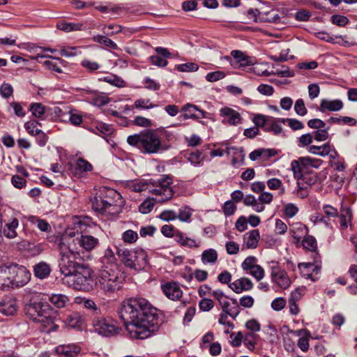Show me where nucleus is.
Masks as SVG:
<instances>
[{"label": "nucleus", "mask_w": 357, "mask_h": 357, "mask_svg": "<svg viewBox=\"0 0 357 357\" xmlns=\"http://www.w3.org/2000/svg\"><path fill=\"white\" fill-rule=\"evenodd\" d=\"M117 312L132 338H148L158 328L157 310L144 298L123 301Z\"/></svg>", "instance_id": "nucleus-1"}, {"label": "nucleus", "mask_w": 357, "mask_h": 357, "mask_svg": "<svg viewBox=\"0 0 357 357\" xmlns=\"http://www.w3.org/2000/svg\"><path fill=\"white\" fill-rule=\"evenodd\" d=\"M172 183V178L170 176H162L161 178L155 181H150L149 182L139 181L135 182L131 185V188L135 192L148 190L151 194L155 195V199L156 202L164 203L170 200L174 195V191L171 185Z\"/></svg>", "instance_id": "nucleus-2"}, {"label": "nucleus", "mask_w": 357, "mask_h": 357, "mask_svg": "<svg viewBox=\"0 0 357 357\" xmlns=\"http://www.w3.org/2000/svg\"><path fill=\"white\" fill-rule=\"evenodd\" d=\"M26 314L43 327L42 331L50 333L56 331L59 326L55 324L57 312L47 302L33 301L26 306Z\"/></svg>", "instance_id": "nucleus-3"}, {"label": "nucleus", "mask_w": 357, "mask_h": 357, "mask_svg": "<svg viewBox=\"0 0 357 357\" xmlns=\"http://www.w3.org/2000/svg\"><path fill=\"white\" fill-rule=\"evenodd\" d=\"M126 275L119 268L100 269L96 285L105 295L111 296L122 289Z\"/></svg>", "instance_id": "nucleus-4"}, {"label": "nucleus", "mask_w": 357, "mask_h": 357, "mask_svg": "<svg viewBox=\"0 0 357 357\" xmlns=\"http://www.w3.org/2000/svg\"><path fill=\"white\" fill-rule=\"evenodd\" d=\"M128 143L138 148L142 153L153 154L158 153L162 147L161 139L153 130H146L139 134L130 135Z\"/></svg>", "instance_id": "nucleus-5"}, {"label": "nucleus", "mask_w": 357, "mask_h": 357, "mask_svg": "<svg viewBox=\"0 0 357 357\" xmlns=\"http://www.w3.org/2000/svg\"><path fill=\"white\" fill-rule=\"evenodd\" d=\"M60 258L59 260V267L60 272L65 277L68 278L72 275L79 267L83 266L77 259H81L79 252L68 248L63 244H60Z\"/></svg>", "instance_id": "nucleus-6"}, {"label": "nucleus", "mask_w": 357, "mask_h": 357, "mask_svg": "<svg viewBox=\"0 0 357 357\" xmlns=\"http://www.w3.org/2000/svg\"><path fill=\"white\" fill-rule=\"evenodd\" d=\"M116 253L126 267L134 270L144 268L147 263V255L142 249L129 250L126 248H117Z\"/></svg>", "instance_id": "nucleus-7"}, {"label": "nucleus", "mask_w": 357, "mask_h": 357, "mask_svg": "<svg viewBox=\"0 0 357 357\" xmlns=\"http://www.w3.org/2000/svg\"><path fill=\"white\" fill-rule=\"evenodd\" d=\"M91 270L84 264L68 277V282H72L70 285L75 289L88 291L91 287Z\"/></svg>", "instance_id": "nucleus-8"}, {"label": "nucleus", "mask_w": 357, "mask_h": 357, "mask_svg": "<svg viewBox=\"0 0 357 357\" xmlns=\"http://www.w3.org/2000/svg\"><path fill=\"white\" fill-rule=\"evenodd\" d=\"M321 165V160L307 156L301 157L298 160H293L291 164V167L294 172V177L298 180L299 178H304L306 176H303L302 174L304 168L312 167L317 169Z\"/></svg>", "instance_id": "nucleus-9"}, {"label": "nucleus", "mask_w": 357, "mask_h": 357, "mask_svg": "<svg viewBox=\"0 0 357 357\" xmlns=\"http://www.w3.org/2000/svg\"><path fill=\"white\" fill-rule=\"evenodd\" d=\"M222 59L229 62L235 68H244L256 63L255 57L248 56L240 50H233L231 52V56H225Z\"/></svg>", "instance_id": "nucleus-10"}, {"label": "nucleus", "mask_w": 357, "mask_h": 357, "mask_svg": "<svg viewBox=\"0 0 357 357\" xmlns=\"http://www.w3.org/2000/svg\"><path fill=\"white\" fill-rule=\"evenodd\" d=\"M11 288L21 287L26 284L31 279L30 272L23 266L10 265Z\"/></svg>", "instance_id": "nucleus-11"}, {"label": "nucleus", "mask_w": 357, "mask_h": 357, "mask_svg": "<svg viewBox=\"0 0 357 357\" xmlns=\"http://www.w3.org/2000/svg\"><path fill=\"white\" fill-rule=\"evenodd\" d=\"M92 326L98 334L103 336L113 335L117 333L118 331V328L112 321L103 318L102 314L93 318Z\"/></svg>", "instance_id": "nucleus-12"}, {"label": "nucleus", "mask_w": 357, "mask_h": 357, "mask_svg": "<svg viewBox=\"0 0 357 357\" xmlns=\"http://www.w3.org/2000/svg\"><path fill=\"white\" fill-rule=\"evenodd\" d=\"M102 197L107 201V207H109V214L114 215L119 213L120 209V203L121 196L120 193L112 188H104L100 190Z\"/></svg>", "instance_id": "nucleus-13"}, {"label": "nucleus", "mask_w": 357, "mask_h": 357, "mask_svg": "<svg viewBox=\"0 0 357 357\" xmlns=\"http://www.w3.org/2000/svg\"><path fill=\"white\" fill-rule=\"evenodd\" d=\"M313 257L314 259V263H302L299 264L298 268L301 275L307 278L310 279L312 281L315 280L314 274L317 275L321 269V261L320 257L318 253L313 252Z\"/></svg>", "instance_id": "nucleus-14"}, {"label": "nucleus", "mask_w": 357, "mask_h": 357, "mask_svg": "<svg viewBox=\"0 0 357 357\" xmlns=\"http://www.w3.org/2000/svg\"><path fill=\"white\" fill-rule=\"evenodd\" d=\"M220 116L223 118L222 123L229 126H236L242 123L240 113L234 109L225 107L220 109Z\"/></svg>", "instance_id": "nucleus-15"}, {"label": "nucleus", "mask_w": 357, "mask_h": 357, "mask_svg": "<svg viewBox=\"0 0 357 357\" xmlns=\"http://www.w3.org/2000/svg\"><path fill=\"white\" fill-rule=\"evenodd\" d=\"M271 280L280 288L287 289L291 284V280L284 270L278 266L271 267Z\"/></svg>", "instance_id": "nucleus-16"}, {"label": "nucleus", "mask_w": 357, "mask_h": 357, "mask_svg": "<svg viewBox=\"0 0 357 357\" xmlns=\"http://www.w3.org/2000/svg\"><path fill=\"white\" fill-rule=\"evenodd\" d=\"M181 112H183L181 117L183 119H194L198 120L200 119L207 118L208 113L199 109L195 105L187 103L181 108Z\"/></svg>", "instance_id": "nucleus-17"}, {"label": "nucleus", "mask_w": 357, "mask_h": 357, "mask_svg": "<svg viewBox=\"0 0 357 357\" xmlns=\"http://www.w3.org/2000/svg\"><path fill=\"white\" fill-rule=\"evenodd\" d=\"M309 152L316 154L322 157L329 155L330 158L335 159L337 157L338 153L335 151L333 146L331 145L328 142L321 146L312 145L308 149Z\"/></svg>", "instance_id": "nucleus-18"}, {"label": "nucleus", "mask_w": 357, "mask_h": 357, "mask_svg": "<svg viewBox=\"0 0 357 357\" xmlns=\"http://www.w3.org/2000/svg\"><path fill=\"white\" fill-rule=\"evenodd\" d=\"M79 246L86 252H91L99 245L98 238L87 234H82L77 238Z\"/></svg>", "instance_id": "nucleus-19"}, {"label": "nucleus", "mask_w": 357, "mask_h": 357, "mask_svg": "<svg viewBox=\"0 0 357 357\" xmlns=\"http://www.w3.org/2000/svg\"><path fill=\"white\" fill-rule=\"evenodd\" d=\"M100 269L119 268L116 263V258L114 252L110 248L105 250L103 256L100 258Z\"/></svg>", "instance_id": "nucleus-20"}, {"label": "nucleus", "mask_w": 357, "mask_h": 357, "mask_svg": "<svg viewBox=\"0 0 357 357\" xmlns=\"http://www.w3.org/2000/svg\"><path fill=\"white\" fill-rule=\"evenodd\" d=\"M162 289L165 296L172 301L179 299L183 294V291L178 284L174 282H167L162 285Z\"/></svg>", "instance_id": "nucleus-21"}, {"label": "nucleus", "mask_w": 357, "mask_h": 357, "mask_svg": "<svg viewBox=\"0 0 357 357\" xmlns=\"http://www.w3.org/2000/svg\"><path fill=\"white\" fill-rule=\"evenodd\" d=\"M229 287L236 294H240L243 291H250L253 287V283L248 278H241L230 283Z\"/></svg>", "instance_id": "nucleus-22"}, {"label": "nucleus", "mask_w": 357, "mask_h": 357, "mask_svg": "<svg viewBox=\"0 0 357 357\" xmlns=\"http://www.w3.org/2000/svg\"><path fill=\"white\" fill-rule=\"evenodd\" d=\"M17 311L15 299L6 297L0 301V312L6 316L13 315Z\"/></svg>", "instance_id": "nucleus-23"}, {"label": "nucleus", "mask_w": 357, "mask_h": 357, "mask_svg": "<svg viewBox=\"0 0 357 357\" xmlns=\"http://www.w3.org/2000/svg\"><path fill=\"white\" fill-rule=\"evenodd\" d=\"M65 323L72 328L81 331L84 325V317L79 312H74L66 317Z\"/></svg>", "instance_id": "nucleus-24"}, {"label": "nucleus", "mask_w": 357, "mask_h": 357, "mask_svg": "<svg viewBox=\"0 0 357 357\" xmlns=\"http://www.w3.org/2000/svg\"><path fill=\"white\" fill-rule=\"evenodd\" d=\"M343 105L342 101L338 99L332 100L322 99L319 109L321 112H325L326 111L337 112L343 108Z\"/></svg>", "instance_id": "nucleus-25"}, {"label": "nucleus", "mask_w": 357, "mask_h": 357, "mask_svg": "<svg viewBox=\"0 0 357 357\" xmlns=\"http://www.w3.org/2000/svg\"><path fill=\"white\" fill-rule=\"evenodd\" d=\"M11 271L10 265L0 266V289H6L11 288Z\"/></svg>", "instance_id": "nucleus-26"}, {"label": "nucleus", "mask_w": 357, "mask_h": 357, "mask_svg": "<svg viewBox=\"0 0 357 357\" xmlns=\"http://www.w3.org/2000/svg\"><path fill=\"white\" fill-rule=\"evenodd\" d=\"M56 351L63 357H75L80 352V348L75 344L60 345L56 348Z\"/></svg>", "instance_id": "nucleus-27"}, {"label": "nucleus", "mask_w": 357, "mask_h": 357, "mask_svg": "<svg viewBox=\"0 0 357 357\" xmlns=\"http://www.w3.org/2000/svg\"><path fill=\"white\" fill-rule=\"evenodd\" d=\"M51 271L50 266L45 261H40L33 266L34 275L40 280L48 278Z\"/></svg>", "instance_id": "nucleus-28"}, {"label": "nucleus", "mask_w": 357, "mask_h": 357, "mask_svg": "<svg viewBox=\"0 0 357 357\" xmlns=\"http://www.w3.org/2000/svg\"><path fill=\"white\" fill-rule=\"evenodd\" d=\"M175 241L181 246L188 248H195L199 247V243L195 239L186 236L183 233L177 231L175 233Z\"/></svg>", "instance_id": "nucleus-29"}, {"label": "nucleus", "mask_w": 357, "mask_h": 357, "mask_svg": "<svg viewBox=\"0 0 357 357\" xmlns=\"http://www.w3.org/2000/svg\"><path fill=\"white\" fill-rule=\"evenodd\" d=\"M260 238L258 229H253L244 235V243L247 248L255 249L257 247Z\"/></svg>", "instance_id": "nucleus-30"}, {"label": "nucleus", "mask_w": 357, "mask_h": 357, "mask_svg": "<svg viewBox=\"0 0 357 357\" xmlns=\"http://www.w3.org/2000/svg\"><path fill=\"white\" fill-rule=\"evenodd\" d=\"M92 208L96 211L104 214H109V208L107 207V201L105 198L102 197V194L100 192L92 199Z\"/></svg>", "instance_id": "nucleus-31"}, {"label": "nucleus", "mask_w": 357, "mask_h": 357, "mask_svg": "<svg viewBox=\"0 0 357 357\" xmlns=\"http://www.w3.org/2000/svg\"><path fill=\"white\" fill-rule=\"evenodd\" d=\"M282 119L271 116L265 128V132H272L275 135L283 134Z\"/></svg>", "instance_id": "nucleus-32"}, {"label": "nucleus", "mask_w": 357, "mask_h": 357, "mask_svg": "<svg viewBox=\"0 0 357 357\" xmlns=\"http://www.w3.org/2000/svg\"><path fill=\"white\" fill-rule=\"evenodd\" d=\"M307 177L305 176L304 178H299L297 180V190L296 194L298 197L304 199L309 195V190L312 185V182H307L305 181Z\"/></svg>", "instance_id": "nucleus-33"}, {"label": "nucleus", "mask_w": 357, "mask_h": 357, "mask_svg": "<svg viewBox=\"0 0 357 357\" xmlns=\"http://www.w3.org/2000/svg\"><path fill=\"white\" fill-rule=\"evenodd\" d=\"M49 301L56 307H65L69 303V298L63 294H52L48 297Z\"/></svg>", "instance_id": "nucleus-34"}, {"label": "nucleus", "mask_w": 357, "mask_h": 357, "mask_svg": "<svg viewBox=\"0 0 357 357\" xmlns=\"http://www.w3.org/2000/svg\"><path fill=\"white\" fill-rule=\"evenodd\" d=\"M290 233L292 237L298 242L303 236L307 235V227L301 222H296L293 225Z\"/></svg>", "instance_id": "nucleus-35"}, {"label": "nucleus", "mask_w": 357, "mask_h": 357, "mask_svg": "<svg viewBox=\"0 0 357 357\" xmlns=\"http://www.w3.org/2000/svg\"><path fill=\"white\" fill-rule=\"evenodd\" d=\"M79 303L82 304L86 309L90 310L91 315L93 317L102 314L101 309L91 299L82 298H80Z\"/></svg>", "instance_id": "nucleus-36"}, {"label": "nucleus", "mask_w": 357, "mask_h": 357, "mask_svg": "<svg viewBox=\"0 0 357 357\" xmlns=\"http://www.w3.org/2000/svg\"><path fill=\"white\" fill-rule=\"evenodd\" d=\"M218 252L215 249L209 248L204 250L201 256L202 261L204 264H215L218 261Z\"/></svg>", "instance_id": "nucleus-37"}, {"label": "nucleus", "mask_w": 357, "mask_h": 357, "mask_svg": "<svg viewBox=\"0 0 357 357\" xmlns=\"http://www.w3.org/2000/svg\"><path fill=\"white\" fill-rule=\"evenodd\" d=\"M92 169V165L86 160L82 158H78L74 165V174L80 176L82 173L90 172Z\"/></svg>", "instance_id": "nucleus-38"}, {"label": "nucleus", "mask_w": 357, "mask_h": 357, "mask_svg": "<svg viewBox=\"0 0 357 357\" xmlns=\"http://www.w3.org/2000/svg\"><path fill=\"white\" fill-rule=\"evenodd\" d=\"M18 220L17 218H13L10 222L6 224L3 231V234L8 238L16 237V229L18 227Z\"/></svg>", "instance_id": "nucleus-39"}, {"label": "nucleus", "mask_w": 357, "mask_h": 357, "mask_svg": "<svg viewBox=\"0 0 357 357\" xmlns=\"http://www.w3.org/2000/svg\"><path fill=\"white\" fill-rule=\"evenodd\" d=\"M187 160L194 166H199L204 160V155L201 151L197 150L186 154Z\"/></svg>", "instance_id": "nucleus-40"}, {"label": "nucleus", "mask_w": 357, "mask_h": 357, "mask_svg": "<svg viewBox=\"0 0 357 357\" xmlns=\"http://www.w3.org/2000/svg\"><path fill=\"white\" fill-rule=\"evenodd\" d=\"M100 79L116 87L122 88L126 86L125 81L121 77L116 75L109 74Z\"/></svg>", "instance_id": "nucleus-41"}, {"label": "nucleus", "mask_w": 357, "mask_h": 357, "mask_svg": "<svg viewBox=\"0 0 357 357\" xmlns=\"http://www.w3.org/2000/svg\"><path fill=\"white\" fill-rule=\"evenodd\" d=\"M29 221L32 225H36L37 228L41 231H47L50 229V225L46 220L40 219L36 216H30Z\"/></svg>", "instance_id": "nucleus-42"}, {"label": "nucleus", "mask_w": 357, "mask_h": 357, "mask_svg": "<svg viewBox=\"0 0 357 357\" xmlns=\"http://www.w3.org/2000/svg\"><path fill=\"white\" fill-rule=\"evenodd\" d=\"M192 210L189 206H185L179 208L177 218L181 222H190Z\"/></svg>", "instance_id": "nucleus-43"}, {"label": "nucleus", "mask_w": 357, "mask_h": 357, "mask_svg": "<svg viewBox=\"0 0 357 357\" xmlns=\"http://www.w3.org/2000/svg\"><path fill=\"white\" fill-rule=\"evenodd\" d=\"M30 110L32 114L41 120L45 119L44 115L45 112V107L41 103H33L30 106Z\"/></svg>", "instance_id": "nucleus-44"}, {"label": "nucleus", "mask_w": 357, "mask_h": 357, "mask_svg": "<svg viewBox=\"0 0 357 357\" xmlns=\"http://www.w3.org/2000/svg\"><path fill=\"white\" fill-rule=\"evenodd\" d=\"M220 305L221 306L222 312L228 314L229 316L232 317L234 319H235L238 316V311L236 307L231 306V304L228 301V299H226V301L222 302Z\"/></svg>", "instance_id": "nucleus-45"}, {"label": "nucleus", "mask_w": 357, "mask_h": 357, "mask_svg": "<svg viewBox=\"0 0 357 357\" xmlns=\"http://www.w3.org/2000/svg\"><path fill=\"white\" fill-rule=\"evenodd\" d=\"M33 47H36V46L33 44H28V50L31 52H34L36 54V56H31L30 57L31 59L38 61L39 58H50V59H52L59 61L61 63H63L64 62V61L63 59H61L59 57H55V56H50V55H44L41 53L42 51H40V50H38L37 52H36V50H34L33 49Z\"/></svg>", "instance_id": "nucleus-46"}, {"label": "nucleus", "mask_w": 357, "mask_h": 357, "mask_svg": "<svg viewBox=\"0 0 357 357\" xmlns=\"http://www.w3.org/2000/svg\"><path fill=\"white\" fill-rule=\"evenodd\" d=\"M271 116H266L264 114H257L254 116L252 121L257 128H262L265 131V128L268 124L269 119Z\"/></svg>", "instance_id": "nucleus-47"}, {"label": "nucleus", "mask_w": 357, "mask_h": 357, "mask_svg": "<svg viewBox=\"0 0 357 357\" xmlns=\"http://www.w3.org/2000/svg\"><path fill=\"white\" fill-rule=\"evenodd\" d=\"M155 199L148 198L144 200L139 206V210L142 213L146 214L152 211L155 205Z\"/></svg>", "instance_id": "nucleus-48"}, {"label": "nucleus", "mask_w": 357, "mask_h": 357, "mask_svg": "<svg viewBox=\"0 0 357 357\" xmlns=\"http://www.w3.org/2000/svg\"><path fill=\"white\" fill-rule=\"evenodd\" d=\"M257 337V335L247 333L245 335H243V344L251 351L255 349V339Z\"/></svg>", "instance_id": "nucleus-49"}, {"label": "nucleus", "mask_w": 357, "mask_h": 357, "mask_svg": "<svg viewBox=\"0 0 357 357\" xmlns=\"http://www.w3.org/2000/svg\"><path fill=\"white\" fill-rule=\"evenodd\" d=\"M282 122L284 124H287L293 130H298L304 128L303 123L296 119H282Z\"/></svg>", "instance_id": "nucleus-50"}, {"label": "nucleus", "mask_w": 357, "mask_h": 357, "mask_svg": "<svg viewBox=\"0 0 357 357\" xmlns=\"http://www.w3.org/2000/svg\"><path fill=\"white\" fill-rule=\"evenodd\" d=\"M37 125L41 126L38 121H29L25 123L24 128L29 134L36 136L42 132V130L37 128Z\"/></svg>", "instance_id": "nucleus-51"}, {"label": "nucleus", "mask_w": 357, "mask_h": 357, "mask_svg": "<svg viewBox=\"0 0 357 357\" xmlns=\"http://www.w3.org/2000/svg\"><path fill=\"white\" fill-rule=\"evenodd\" d=\"M155 105L151 102L150 99H143L139 98L135 101V104L133 105L134 108L137 109H152L154 108Z\"/></svg>", "instance_id": "nucleus-52"}, {"label": "nucleus", "mask_w": 357, "mask_h": 357, "mask_svg": "<svg viewBox=\"0 0 357 357\" xmlns=\"http://www.w3.org/2000/svg\"><path fill=\"white\" fill-rule=\"evenodd\" d=\"M95 40L100 44L105 45L106 47L112 48L113 50H117L118 45L110 38L105 36H97L95 38Z\"/></svg>", "instance_id": "nucleus-53"}, {"label": "nucleus", "mask_w": 357, "mask_h": 357, "mask_svg": "<svg viewBox=\"0 0 357 357\" xmlns=\"http://www.w3.org/2000/svg\"><path fill=\"white\" fill-rule=\"evenodd\" d=\"M303 245L305 248L314 252L317 250L316 239L312 236H307L303 240Z\"/></svg>", "instance_id": "nucleus-54"}, {"label": "nucleus", "mask_w": 357, "mask_h": 357, "mask_svg": "<svg viewBox=\"0 0 357 357\" xmlns=\"http://www.w3.org/2000/svg\"><path fill=\"white\" fill-rule=\"evenodd\" d=\"M294 111L295 112L301 116H303L307 114V109L305 105L304 100L301 98L296 100L294 105Z\"/></svg>", "instance_id": "nucleus-55"}, {"label": "nucleus", "mask_w": 357, "mask_h": 357, "mask_svg": "<svg viewBox=\"0 0 357 357\" xmlns=\"http://www.w3.org/2000/svg\"><path fill=\"white\" fill-rule=\"evenodd\" d=\"M257 259L254 256H250L245 259L241 264V268L243 271H250L253 267H255Z\"/></svg>", "instance_id": "nucleus-56"}, {"label": "nucleus", "mask_w": 357, "mask_h": 357, "mask_svg": "<svg viewBox=\"0 0 357 357\" xmlns=\"http://www.w3.org/2000/svg\"><path fill=\"white\" fill-rule=\"evenodd\" d=\"M329 127H326L323 128H320L314 132V139L318 142L325 141L328 137V130Z\"/></svg>", "instance_id": "nucleus-57"}, {"label": "nucleus", "mask_w": 357, "mask_h": 357, "mask_svg": "<svg viewBox=\"0 0 357 357\" xmlns=\"http://www.w3.org/2000/svg\"><path fill=\"white\" fill-rule=\"evenodd\" d=\"M122 238L125 242L132 243L137 240L138 234L137 232L128 229L123 233Z\"/></svg>", "instance_id": "nucleus-58"}, {"label": "nucleus", "mask_w": 357, "mask_h": 357, "mask_svg": "<svg viewBox=\"0 0 357 357\" xmlns=\"http://www.w3.org/2000/svg\"><path fill=\"white\" fill-rule=\"evenodd\" d=\"M331 22L333 24L337 26H344L349 23V20L346 16L341 15H333L331 17Z\"/></svg>", "instance_id": "nucleus-59"}, {"label": "nucleus", "mask_w": 357, "mask_h": 357, "mask_svg": "<svg viewBox=\"0 0 357 357\" xmlns=\"http://www.w3.org/2000/svg\"><path fill=\"white\" fill-rule=\"evenodd\" d=\"M236 210V206L231 200L225 202L222 206L223 213L226 216H230L233 215L235 213Z\"/></svg>", "instance_id": "nucleus-60"}, {"label": "nucleus", "mask_w": 357, "mask_h": 357, "mask_svg": "<svg viewBox=\"0 0 357 357\" xmlns=\"http://www.w3.org/2000/svg\"><path fill=\"white\" fill-rule=\"evenodd\" d=\"M159 217L164 221L169 222L177 219V213L173 210H165L160 214Z\"/></svg>", "instance_id": "nucleus-61"}, {"label": "nucleus", "mask_w": 357, "mask_h": 357, "mask_svg": "<svg viewBox=\"0 0 357 357\" xmlns=\"http://www.w3.org/2000/svg\"><path fill=\"white\" fill-rule=\"evenodd\" d=\"M11 183L15 188L22 189L26 186V181L20 175L15 174L12 176Z\"/></svg>", "instance_id": "nucleus-62"}, {"label": "nucleus", "mask_w": 357, "mask_h": 357, "mask_svg": "<svg viewBox=\"0 0 357 357\" xmlns=\"http://www.w3.org/2000/svg\"><path fill=\"white\" fill-rule=\"evenodd\" d=\"M250 274L257 281H260L264 277V270L261 266L257 265L250 271Z\"/></svg>", "instance_id": "nucleus-63"}, {"label": "nucleus", "mask_w": 357, "mask_h": 357, "mask_svg": "<svg viewBox=\"0 0 357 357\" xmlns=\"http://www.w3.org/2000/svg\"><path fill=\"white\" fill-rule=\"evenodd\" d=\"M200 310L208 312L214 307V302L209 298H202L199 303Z\"/></svg>", "instance_id": "nucleus-64"}]
</instances>
